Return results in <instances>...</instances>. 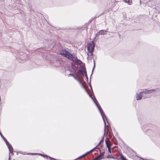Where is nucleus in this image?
I'll return each mask as SVG.
<instances>
[{
	"label": "nucleus",
	"instance_id": "7",
	"mask_svg": "<svg viewBox=\"0 0 160 160\" xmlns=\"http://www.w3.org/2000/svg\"><path fill=\"white\" fill-rule=\"evenodd\" d=\"M108 31V29H107L106 30H100L96 35V37L99 36L100 35H104L106 33L105 32Z\"/></svg>",
	"mask_w": 160,
	"mask_h": 160
},
{
	"label": "nucleus",
	"instance_id": "6",
	"mask_svg": "<svg viewBox=\"0 0 160 160\" xmlns=\"http://www.w3.org/2000/svg\"><path fill=\"white\" fill-rule=\"evenodd\" d=\"M65 57L73 62H74L75 59V57H74L73 56L70 52L67 54Z\"/></svg>",
	"mask_w": 160,
	"mask_h": 160
},
{
	"label": "nucleus",
	"instance_id": "34",
	"mask_svg": "<svg viewBox=\"0 0 160 160\" xmlns=\"http://www.w3.org/2000/svg\"><path fill=\"white\" fill-rule=\"evenodd\" d=\"M99 145H98L96 146L93 149L94 150L96 148H97V147H98V146Z\"/></svg>",
	"mask_w": 160,
	"mask_h": 160
},
{
	"label": "nucleus",
	"instance_id": "17",
	"mask_svg": "<svg viewBox=\"0 0 160 160\" xmlns=\"http://www.w3.org/2000/svg\"><path fill=\"white\" fill-rule=\"evenodd\" d=\"M80 84V85H81V86H82V87L84 88V89H85L86 90V91L87 92V93L89 95V96L91 97V96L89 94V93H88V91H87V89H86L85 86H84V85H83V83L82 82Z\"/></svg>",
	"mask_w": 160,
	"mask_h": 160
},
{
	"label": "nucleus",
	"instance_id": "25",
	"mask_svg": "<svg viewBox=\"0 0 160 160\" xmlns=\"http://www.w3.org/2000/svg\"><path fill=\"white\" fill-rule=\"evenodd\" d=\"M11 150V151H9V155H10V154H11V155H13V148H12V150Z\"/></svg>",
	"mask_w": 160,
	"mask_h": 160
},
{
	"label": "nucleus",
	"instance_id": "30",
	"mask_svg": "<svg viewBox=\"0 0 160 160\" xmlns=\"http://www.w3.org/2000/svg\"><path fill=\"white\" fill-rule=\"evenodd\" d=\"M77 80L79 83L80 84L82 82L81 80L79 78H78Z\"/></svg>",
	"mask_w": 160,
	"mask_h": 160
},
{
	"label": "nucleus",
	"instance_id": "18",
	"mask_svg": "<svg viewBox=\"0 0 160 160\" xmlns=\"http://www.w3.org/2000/svg\"><path fill=\"white\" fill-rule=\"evenodd\" d=\"M125 3H128L129 5H131L132 4V1H123Z\"/></svg>",
	"mask_w": 160,
	"mask_h": 160
},
{
	"label": "nucleus",
	"instance_id": "4",
	"mask_svg": "<svg viewBox=\"0 0 160 160\" xmlns=\"http://www.w3.org/2000/svg\"><path fill=\"white\" fill-rule=\"evenodd\" d=\"M65 57L73 62H74L75 59V57H74L73 56L70 52L67 54Z\"/></svg>",
	"mask_w": 160,
	"mask_h": 160
},
{
	"label": "nucleus",
	"instance_id": "23",
	"mask_svg": "<svg viewBox=\"0 0 160 160\" xmlns=\"http://www.w3.org/2000/svg\"><path fill=\"white\" fill-rule=\"evenodd\" d=\"M94 66H93V67L92 68V73H91V76H90V77H91V76H92V75L93 74V70H94V68H95V62H94Z\"/></svg>",
	"mask_w": 160,
	"mask_h": 160
},
{
	"label": "nucleus",
	"instance_id": "8",
	"mask_svg": "<svg viewBox=\"0 0 160 160\" xmlns=\"http://www.w3.org/2000/svg\"><path fill=\"white\" fill-rule=\"evenodd\" d=\"M69 52L65 49H62L60 51V54L65 57L68 53Z\"/></svg>",
	"mask_w": 160,
	"mask_h": 160
},
{
	"label": "nucleus",
	"instance_id": "19",
	"mask_svg": "<svg viewBox=\"0 0 160 160\" xmlns=\"http://www.w3.org/2000/svg\"><path fill=\"white\" fill-rule=\"evenodd\" d=\"M104 134H105V132H106V130L105 131V128H104ZM104 138V135H103L102 139L101 140V141H100V142H99V143L98 144V145H99L101 144V143H102V142H103V139Z\"/></svg>",
	"mask_w": 160,
	"mask_h": 160
},
{
	"label": "nucleus",
	"instance_id": "9",
	"mask_svg": "<svg viewBox=\"0 0 160 160\" xmlns=\"http://www.w3.org/2000/svg\"><path fill=\"white\" fill-rule=\"evenodd\" d=\"M4 141L6 143V144L8 146V148L9 149V151H11V150H12V147L10 144L9 143V142L6 139H4Z\"/></svg>",
	"mask_w": 160,
	"mask_h": 160
},
{
	"label": "nucleus",
	"instance_id": "15",
	"mask_svg": "<svg viewBox=\"0 0 160 160\" xmlns=\"http://www.w3.org/2000/svg\"><path fill=\"white\" fill-rule=\"evenodd\" d=\"M80 84V85H81V86H82V87L84 88V89H85L86 90V91L87 92V93L89 95V96L91 97V96L89 94V93H88V91H87V89H86L85 86H84V85H83V83L82 82Z\"/></svg>",
	"mask_w": 160,
	"mask_h": 160
},
{
	"label": "nucleus",
	"instance_id": "12",
	"mask_svg": "<svg viewBox=\"0 0 160 160\" xmlns=\"http://www.w3.org/2000/svg\"><path fill=\"white\" fill-rule=\"evenodd\" d=\"M31 154H35V155H37V154H38V155H39L43 157L44 158H49V156H48L47 155H46V154H40V153H31Z\"/></svg>",
	"mask_w": 160,
	"mask_h": 160
},
{
	"label": "nucleus",
	"instance_id": "13",
	"mask_svg": "<svg viewBox=\"0 0 160 160\" xmlns=\"http://www.w3.org/2000/svg\"><path fill=\"white\" fill-rule=\"evenodd\" d=\"M86 69L84 68V70L80 69L78 71V72L82 76H84L85 74Z\"/></svg>",
	"mask_w": 160,
	"mask_h": 160
},
{
	"label": "nucleus",
	"instance_id": "21",
	"mask_svg": "<svg viewBox=\"0 0 160 160\" xmlns=\"http://www.w3.org/2000/svg\"><path fill=\"white\" fill-rule=\"evenodd\" d=\"M93 97H94V98H92H92L93 99V101L95 103H98V102L94 95H93Z\"/></svg>",
	"mask_w": 160,
	"mask_h": 160
},
{
	"label": "nucleus",
	"instance_id": "26",
	"mask_svg": "<svg viewBox=\"0 0 160 160\" xmlns=\"http://www.w3.org/2000/svg\"><path fill=\"white\" fill-rule=\"evenodd\" d=\"M85 77L87 79V82H88V75H87L86 71H85Z\"/></svg>",
	"mask_w": 160,
	"mask_h": 160
},
{
	"label": "nucleus",
	"instance_id": "14",
	"mask_svg": "<svg viewBox=\"0 0 160 160\" xmlns=\"http://www.w3.org/2000/svg\"><path fill=\"white\" fill-rule=\"evenodd\" d=\"M105 143H106V144L107 147L108 148V151H109V152H110V153H111V148L110 147V146H109V145L108 144V140L106 139L105 140Z\"/></svg>",
	"mask_w": 160,
	"mask_h": 160
},
{
	"label": "nucleus",
	"instance_id": "32",
	"mask_svg": "<svg viewBox=\"0 0 160 160\" xmlns=\"http://www.w3.org/2000/svg\"><path fill=\"white\" fill-rule=\"evenodd\" d=\"M89 86L90 87V88H91V90H92V87L91 86V85L90 83H90H89Z\"/></svg>",
	"mask_w": 160,
	"mask_h": 160
},
{
	"label": "nucleus",
	"instance_id": "37",
	"mask_svg": "<svg viewBox=\"0 0 160 160\" xmlns=\"http://www.w3.org/2000/svg\"><path fill=\"white\" fill-rule=\"evenodd\" d=\"M109 157V155H108V156L107 157V158H108Z\"/></svg>",
	"mask_w": 160,
	"mask_h": 160
},
{
	"label": "nucleus",
	"instance_id": "22",
	"mask_svg": "<svg viewBox=\"0 0 160 160\" xmlns=\"http://www.w3.org/2000/svg\"><path fill=\"white\" fill-rule=\"evenodd\" d=\"M88 154V153L86 152L85 154H84L82 155L81 156H80V157H79V158H83V157H84L85 156Z\"/></svg>",
	"mask_w": 160,
	"mask_h": 160
},
{
	"label": "nucleus",
	"instance_id": "1",
	"mask_svg": "<svg viewBox=\"0 0 160 160\" xmlns=\"http://www.w3.org/2000/svg\"><path fill=\"white\" fill-rule=\"evenodd\" d=\"M155 89H152L148 90L147 89L143 90V91L139 92L138 94H136V100H140L143 97L144 98H148V97L146 95L147 94H150L153 91H155Z\"/></svg>",
	"mask_w": 160,
	"mask_h": 160
},
{
	"label": "nucleus",
	"instance_id": "20",
	"mask_svg": "<svg viewBox=\"0 0 160 160\" xmlns=\"http://www.w3.org/2000/svg\"><path fill=\"white\" fill-rule=\"evenodd\" d=\"M120 158L122 160H127L126 158L122 154L120 155Z\"/></svg>",
	"mask_w": 160,
	"mask_h": 160
},
{
	"label": "nucleus",
	"instance_id": "5",
	"mask_svg": "<svg viewBox=\"0 0 160 160\" xmlns=\"http://www.w3.org/2000/svg\"><path fill=\"white\" fill-rule=\"evenodd\" d=\"M65 57L73 62H74L75 59V57H74L73 56L70 52L67 54Z\"/></svg>",
	"mask_w": 160,
	"mask_h": 160
},
{
	"label": "nucleus",
	"instance_id": "39",
	"mask_svg": "<svg viewBox=\"0 0 160 160\" xmlns=\"http://www.w3.org/2000/svg\"><path fill=\"white\" fill-rule=\"evenodd\" d=\"M76 160V159H75V160Z\"/></svg>",
	"mask_w": 160,
	"mask_h": 160
},
{
	"label": "nucleus",
	"instance_id": "16",
	"mask_svg": "<svg viewBox=\"0 0 160 160\" xmlns=\"http://www.w3.org/2000/svg\"><path fill=\"white\" fill-rule=\"evenodd\" d=\"M80 84V85H81V86H82V87L84 88V89H85L86 90V91L87 92V93L89 95V96L91 97V96L89 94V93H88V91H87V89H86L85 86H84V85H83V83L82 82Z\"/></svg>",
	"mask_w": 160,
	"mask_h": 160
},
{
	"label": "nucleus",
	"instance_id": "27",
	"mask_svg": "<svg viewBox=\"0 0 160 160\" xmlns=\"http://www.w3.org/2000/svg\"><path fill=\"white\" fill-rule=\"evenodd\" d=\"M112 5L111 6V7H114L115 5V2H112Z\"/></svg>",
	"mask_w": 160,
	"mask_h": 160
},
{
	"label": "nucleus",
	"instance_id": "24",
	"mask_svg": "<svg viewBox=\"0 0 160 160\" xmlns=\"http://www.w3.org/2000/svg\"><path fill=\"white\" fill-rule=\"evenodd\" d=\"M73 77L76 80H77L79 78L78 76L76 74L74 75Z\"/></svg>",
	"mask_w": 160,
	"mask_h": 160
},
{
	"label": "nucleus",
	"instance_id": "38",
	"mask_svg": "<svg viewBox=\"0 0 160 160\" xmlns=\"http://www.w3.org/2000/svg\"><path fill=\"white\" fill-rule=\"evenodd\" d=\"M11 158L10 157V155H9V159L10 160V159Z\"/></svg>",
	"mask_w": 160,
	"mask_h": 160
},
{
	"label": "nucleus",
	"instance_id": "31",
	"mask_svg": "<svg viewBox=\"0 0 160 160\" xmlns=\"http://www.w3.org/2000/svg\"><path fill=\"white\" fill-rule=\"evenodd\" d=\"M49 158L50 159V160H56V159L54 158H52L50 157H49Z\"/></svg>",
	"mask_w": 160,
	"mask_h": 160
},
{
	"label": "nucleus",
	"instance_id": "36",
	"mask_svg": "<svg viewBox=\"0 0 160 160\" xmlns=\"http://www.w3.org/2000/svg\"><path fill=\"white\" fill-rule=\"evenodd\" d=\"M141 2H142V1H141V0L140 1V4H141Z\"/></svg>",
	"mask_w": 160,
	"mask_h": 160
},
{
	"label": "nucleus",
	"instance_id": "35",
	"mask_svg": "<svg viewBox=\"0 0 160 160\" xmlns=\"http://www.w3.org/2000/svg\"><path fill=\"white\" fill-rule=\"evenodd\" d=\"M93 19H93H91L90 20H89V22H91Z\"/></svg>",
	"mask_w": 160,
	"mask_h": 160
},
{
	"label": "nucleus",
	"instance_id": "3",
	"mask_svg": "<svg viewBox=\"0 0 160 160\" xmlns=\"http://www.w3.org/2000/svg\"><path fill=\"white\" fill-rule=\"evenodd\" d=\"M95 45L94 43L92 41L88 43L87 46V50L88 51L91 53V55H92V52L94 50V48Z\"/></svg>",
	"mask_w": 160,
	"mask_h": 160
},
{
	"label": "nucleus",
	"instance_id": "28",
	"mask_svg": "<svg viewBox=\"0 0 160 160\" xmlns=\"http://www.w3.org/2000/svg\"><path fill=\"white\" fill-rule=\"evenodd\" d=\"M94 149L93 148L92 149H91V150H90L89 151L87 152V153H88V154L94 151Z\"/></svg>",
	"mask_w": 160,
	"mask_h": 160
},
{
	"label": "nucleus",
	"instance_id": "29",
	"mask_svg": "<svg viewBox=\"0 0 160 160\" xmlns=\"http://www.w3.org/2000/svg\"><path fill=\"white\" fill-rule=\"evenodd\" d=\"M74 75L75 74H73V73H70V74H69L68 76L69 77L71 76H72V77H73Z\"/></svg>",
	"mask_w": 160,
	"mask_h": 160
},
{
	"label": "nucleus",
	"instance_id": "2",
	"mask_svg": "<svg viewBox=\"0 0 160 160\" xmlns=\"http://www.w3.org/2000/svg\"><path fill=\"white\" fill-rule=\"evenodd\" d=\"M96 106H97L102 116V118L103 119V121L104 122V124H105V130L106 129V122L105 121V119L104 118H105L106 120H107V119L106 118V117L105 116V114L104 112L103 111V110L101 107L100 106V105L99 103L98 102V103H95Z\"/></svg>",
	"mask_w": 160,
	"mask_h": 160
},
{
	"label": "nucleus",
	"instance_id": "11",
	"mask_svg": "<svg viewBox=\"0 0 160 160\" xmlns=\"http://www.w3.org/2000/svg\"><path fill=\"white\" fill-rule=\"evenodd\" d=\"M75 59L74 61H75L78 64L80 65L81 64H82V61H81L80 60L78 59L77 57H75Z\"/></svg>",
	"mask_w": 160,
	"mask_h": 160
},
{
	"label": "nucleus",
	"instance_id": "10",
	"mask_svg": "<svg viewBox=\"0 0 160 160\" xmlns=\"http://www.w3.org/2000/svg\"><path fill=\"white\" fill-rule=\"evenodd\" d=\"M105 152H102L101 154H100L98 156L93 159L92 160H100L104 154Z\"/></svg>",
	"mask_w": 160,
	"mask_h": 160
},
{
	"label": "nucleus",
	"instance_id": "33",
	"mask_svg": "<svg viewBox=\"0 0 160 160\" xmlns=\"http://www.w3.org/2000/svg\"><path fill=\"white\" fill-rule=\"evenodd\" d=\"M138 158H139L140 160H144V159L142 158H140L139 157H138Z\"/></svg>",
	"mask_w": 160,
	"mask_h": 160
}]
</instances>
